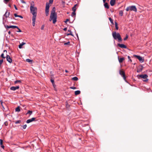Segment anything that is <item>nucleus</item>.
<instances>
[{
    "mask_svg": "<svg viewBox=\"0 0 152 152\" xmlns=\"http://www.w3.org/2000/svg\"><path fill=\"white\" fill-rule=\"evenodd\" d=\"M119 15L122 16L123 15V12L122 10H120L119 12Z\"/></svg>",
    "mask_w": 152,
    "mask_h": 152,
    "instance_id": "obj_24",
    "label": "nucleus"
},
{
    "mask_svg": "<svg viewBox=\"0 0 152 152\" xmlns=\"http://www.w3.org/2000/svg\"><path fill=\"white\" fill-rule=\"evenodd\" d=\"M9 7H10V5H9Z\"/></svg>",
    "mask_w": 152,
    "mask_h": 152,
    "instance_id": "obj_58",
    "label": "nucleus"
},
{
    "mask_svg": "<svg viewBox=\"0 0 152 152\" xmlns=\"http://www.w3.org/2000/svg\"><path fill=\"white\" fill-rule=\"evenodd\" d=\"M128 35H126V36L125 38H124V40L125 41L128 38Z\"/></svg>",
    "mask_w": 152,
    "mask_h": 152,
    "instance_id": "obj_34",
    "label": "nucleus"
},
{
    "mask_svg": "<svg viewBox=\"0 0 152 152\" xmlns=\"http://www.w3.org/2000/svg\"><path fill=\"white\" fill-rule=\"evenodd\" d=\"M36 17H32V25L33 26H35V21H36Z\"/></svg>",
    "mask_w": 152,
    "mask_h": 152,
    "instance_id": "obj_14",
    "label": "nucleus"
},
{
    "mask_svg": "<svg viewBox=\"0 0 152 152\" xmlns=\"http://www.w3.org/2000/svg\"><path fill=\"white\" fill-rule=\"evenodd\" d=\"M80 91L77 90L75 91V95H77L80 94Z\"/></svg>",
    "mask_w": 152,
    "mask_h": 152,
    "instance_id": "obj_21",
    "label": "nucleus"
},
{
    "mask_svg": "<svg viewBox=\"0 0 152 152\" xmlns=\"http://www.w3.org/2000/svg\"><path fill=\"white\" fill-rule=\"evenodd\" d=\"M78 79V78L76 77H74L72 78V80L74 81H77Z\"/></svg>",
    "mask_w": 152,
    "mask_h": 152,
    "instance_id": "obj_22",
    "label": "nucleus"
},
{
    "mask_svg": "<svg viewBox=\"0 0 152 152\" xmlns=\"http://www.w3.org/2000/svg\"><path fill=\"white\" fill-rule=\"evenodd\" d=\"M4 125L6 126H7L8 125V122L7 121L5 122L4 123Z\"/></svg>",
    "mask_w": 152,
    "mask_h": 152,
    "instance_id": "obj_40",
    "label": "nucleus"
},
{
    "mask_svg": "<svg viewBox=\"0 0 152 152\" xmlns=\"http://www.w3.org/2000/svg\"><path fill=\"white\" fill-rule=\"evenodd\" d=\"M124 59V57L119 58V57H118V61L120 63H122Z\"/></svg>",
    "mask_w": 152,
    "mask_h": 152,
    "instance_id": "obj_15",
    "label": "nucleus"
},
{
    "mask_svg": "<svg viewBox=\"0 0 152 152\" xmlns=\"http://www.w3.org/2000/svg\"><path fill=\"white\" fill-rule=\"evenodd\" d=\"M134 56L137 59H138L141 63L143 62L144 59L142 58V57L140 56L136 55H134Z\"/></svg>",
    "mask_w": 152,
    "mask_h": 152,
    "instance_id": "obj_7",
    "label": "nucleus"
},
{
    "mask_svg": "<svg viewBox=\"0 0 152 152\" xmlns=\"http://www.w3.org/2000/svg\"><path fill=\"white\" fill-rule=\"evenodd\" d=\"M70 31H71L70 30H68V32H70Z\"/></svg>",
    "mask_w": 152,
    "mask_h": 152,
    "instance_id": "obj_57",
    "label": "nucleus"
},
{
    "mask_svg": "<svg viewBox=\"0 0 152 152\" xmlns=\"http://www.w3.org/2000/svg\"><path fill=\"white\" fill-rule=\"evenodd\" d=\"M0 102H1V106H2L3 107V104H3V102H2V101H0Z\"/></svg>",
    "mask_w": 152,
    "mask_h": 152,
    "instance_id": "obj_48",
    "label": "nucleus"
},
{
    "mask_svg": "<svg viewBox=\"0 0 152 152\" xmlns=\"http://www.w3.org/2000/svg\"><path fill=\"white\" fill-rule=\"evenodd\" d=\"M119 74L121 75L123 77L124 79V80L126 79V77L125 76V72L124 71L122 70H120Z\"/></svg>",
    "mask_w": 152,
    "mask_h": 152,
    "instance_id": "obj_8",
    "label": "nucleus"
},
{
    "mask_svg": "<svg viewBox=\"0 0 152 152\" xmlns=\"http://www.w3.org/2000/svg\"><path fill=\"white\" fill-rule=\"evenodd\" d=\"M8 33L9 34H11V32L10 31H9Z\"/></svg>",
    "mask_w": 152,
    "mask_h": 152,
    "instance_id": "obj_53",
    "label": "nucleus"
},
{
    "mask_svg": "<svg viewBox=\"0 0 152 152\" xmlns=\"http://www.w3.org/2000/svg\"><path fill=\"white\" fill-rule=\"evenodd\" d=\"M128 59L131 62L132 61V60L130 59V56H128Z\"/></svg>",
    "mask_w": 152,
    "mask_h": 152,
    "instance_id": "obj_43",
    "label": "nucleus"
},
{
    "mask_svg": "<svg viewBox=\"0 0 152 152\" xmlns=\"http://www.w3.org/2000/svg\"><path fill=\"white\" fill-rule=\"evenodd\" d=\"M70 42H66L64 44V45H68L69 44Z\"/></svg>",
    "mask_w": 152,
    "mask_h": 152,
    "instance_id": "obj_44",
    "label": "nucleus"
},
{
    "mask_svg": "<svg viewBox=\"0 0 152 152\" xmlns=\"http://www.w3.org/2000/svg\"><path fill=\"white\" fill-rule=\"evenodd\" d=\"M32 113V111L30 110H28L27 112V113L26 114H29L30 115H31Z\"/></svg>",
    "mask_w": 152,
    "mask_h": 152,
    "instance_id": "obj_23",
    "label": "nucleus"
},
{
    "mask_svg": "<svg viewBox=\"0 0 152 152\" xmlns=\"http://www.w3.org/2000/svg\"><path fill=\"white\" fill-rule=\"evenodd\" d=\"M118 45L120 47L122 48H126V46L123 44H120L119 43L118 44Z\"/></svg>",
    "mask_w": 152,
    "mask_h": 152,
    "instance_id": "obj_13",
    "label": "nucleus"
},
{
    "mask_svg": "<svg viewBox=\"0 0 152 152\" xmlns=\"http://www.w3.org/2000/svg\"><path fill=\"white\" fill-rule=\"evenodd\" d=\"M57 18L56 13L55 12V7H53L51 11L50 21H51L52 20L53 23L55 24L57 21Z\"/></svg>",
    "mask_w": 152,
    "mask_h": 152,
    "instance_id": "obj_1",
    "label": "nucleus"
},
{
    "mask_svg": "<svg viewBox=\"0 0 152 152\" xmlns=\"http://www.w3.org/2000/svg\"><path fill=\"white\" fill-rule=\"evenodd\" d=\"M35 118H32L31 119H28L26 121V122L28 124L33 121H34L35 120Z\"/></svg>",
    "mask_w": 152,
    "mask_h": 152,
    "instance_id": "obj_11",
    "label": "nucleus"
},
{
    "mask_svg": "<svg viewBox=\"0 0 152 152\" xmlns=\"http://www.w3.org/2000/svg\"><path fill=\"white\" fill-rule=\"evenodd\" d=\"M70 88L73 89H76V88L75 87H70Z\"/></svg>",
    "mask_w": 152,
    "mask_h": 152,
    "instance_id": "obj_42",
    "label": "nucleus"
},
{
    "mask_svg": "<svg viewBox=\"0 0 152 152\" xmlns=\"http://www.w3.org/2000/svg\"><path fill=\"white\" fill-rule=\"evenodd\" d=\"M5 27L7 28H18V27L16 26H5Z\"/></svg>",
    "mask_w": 152,
    "mask_h": 152,
    "instance_id": "obj_9",
    "label": "nucleus"
},
{
    "mask_svg": "<svg viewBox=\"0 0 152 152\" xmlns=\"http://www.w3.org/2000/svg\"><path fill=\"white\" fill-rule=\"evenodd\" d=\"M63 30H64V31H66V30H67V28H64Z\"/></svg>",
    "mask_w": 152,
    "mask_h": 152,
    "instance_id": "obj_51",
    "label": "nucleus"
},
{
    "mask_svg": "<svg viewBox=\"0 0 152 152\" xmlns=\"http://www.w3.org/2000/svg\"><path fill=\"white\" fill-rule=\"evenodd\" d=\"M1 145V147L3 149H4V145Z\"/></svg>",
    "mask_w": 152,
    "mask_h": 152,
    "instance_id": "obj_50",
    "label": "nucleus"
},
{
    "mask_svg": "<svg viewBox=\"0 0 152 152\" xmlns=\"http://www.w3.org/2000/svg\"><path fill=\"white\" fill-rule=\"evenodd\" d=\"M10 0H4V2L7 4Z\"/></svg>",
    "mask_w": 152,
    "mask_h": 152,
    "instance_id": "obj_36",
    "label": "nucleus"
},
{
    "mask_svg": "<svg viewBox=\"0 0 152 152\" xmlns=\"http://www.w3.org/2000/svg\"><path fill=\"white\" fill-rule=\"evenodd\" d=\"M14 15L15 17H18L20 18H23V17L21 15H18L16 13L14 14Z\"/></svg>",
    "mask_w": 152,
    "mask_h": 152,
    "instance_id": "obj_19",
    "label": "nucleus"
},
{
    "mask_svg": "<svg viewBox=\"0 0 152 152\" xmlns=\"http://www.w3.org/2000/svg\"><path fill=\"white\" fill-rule=\"evenodd\" d=\"M16 28L18 29V31H17V32H21V30L20 28H19L18 27V28Z\"/></svg>",
    "mask_w": 152,
    "mask_h": 152,
    "instance_id": "obj_37",
    "label": "nucleus"
},
{
    "mask_svg": "<svg viewBox=\"0 0 152 152\" xmlns=\"http://www.w3.org/2000/svg\"><path fill=\"white\" fill-rule=\"evenodd\" d=\"M69 19H66V21H65V23H66L67 22L69 21Z\"/></svg>",
    "mask_w": 152,
    "mask_h": 152,
    "instance_id": "obj_49",
    "label": "nucleus"
},
{
    "mask_svg": "<svg viewBox=\"0 0 152 152\" xmlns=\"http://www.w3.org/2000/svg\"><path fill=\"white\" fill-rule=\"evenodd\" d=\"M30 10L31 13L33 16L32 17H36L37 15V8L34 7V2L32 1L30 4Z\"/></svg>",
    "mask_w": 152,
    "mask_h": 152,
    "instance_id": "obj_2",
    "label": "nucleus"
},
{
    "mask_svg": "<svg viewBox=\"0 0 152 152\" xmlns=\"http://www.w3.org/2000/svg\"><path fill=\"white\" fill-rule=\"evenodd\" d=\"M15 111L17 112H19L20 111L19 107H18L15 109Z\"/></svg>",
    "mask_w": 152,
    "mask_h": 152,
    "instance_id": "obj_27",
    "label": "nucleus"
},
{
    "mask_svg": "<svg viewBox=\"0 0 152 152\" xmlns=\"http://www.w3.org/2000/svg\"><path fill=\"white\" fill-rule=\"evenodd\" d=\"M138 76L139 78L144 79V80H143V81L144 82H147L148 80V79L147 78L148 77V76L146 74L140 75H138Z\"/></svg>",
    "mask_w": 152,
    "mask_h": 152,
    "instance_id": "obj_6",
    "label": "nucleus"
},
{
    "mask_svg": "<svg viewBox=\"0 0 152 152\" xmlns=\"http://www.w3.org/2000/svg\"><path fill=\"white\" fill-rule=\"evenodd\" d=\"M126 10L127 11H133L135 12L137 11V9L135 6H131L127 7L126 9Z\"/></svg>",
    "mask_w": 152,
    "mask_h": 152,
    "instance_id": "obj_5",
    "label": "nucleus"
},
{
    "mask_svg": "<svg viewBox=\"0 0 152 152\" xmlns=\"http://www.w3.org/2000/svg\"><path fill=\"white\" fill-rule=\"evenodd\" d=\"M115 27L116 29L117 30H118V24L116 22H115Z\"/></svg>",
    "mask_w": 152,
    "mask_h": 152,
    "instance_id": "obj_25",
    "label": "nucleus"
},
{
    "mask_svg": "<svg viewBox=\"0 0 152 152\" xmlns=\"http://www.w3.org/2000/svg\"><path fill=\"white\" fill-rule=\"evenodd\" d=\"M109 0H108V1H109ZM106 0H103V2L104 3H105L106 1Z\"/></svg>",
    "mask_w": 152,
    "mask_h": 152,
    "instance_id": "obj_52",
    "label": "nucleus"
},
{
    "mask_svg": "<svg viewBox=\"0 0 152 152\" xmlns=\"http://www.w3.org/2000/svg\"><path fill=\"white\" fill-rule=\"evenodd\" d=\"M10 15V12H8L7 11L6 12V13L4 15L6 16V17H8Z\"/></svg>",
    "mask_w": 152,
    "mask_h": 152,
    "instance_id": "obj_20",
    "label": "nucleus"
},
{
    "mask_svg": "<svg viewBox=\"0 0 152 152\" xmlns=\"http://www.w3.org/2000/svg\"><path fill=\"white\" fill-rule=\"evenodd\" d=\"M21 81L20 80H17L15 81V83H20Z\"/></svg>",
    "mask_w": 152,
    "mask_h": 152,
    "instance_id": "obj_35",
    "label": "nucleus"
},
{
    "mask_svg": "<svg viewBox=\"0 0 152 152\" xmlns=\"http://www.w3.org/2000/svg\"><path fill=\"white\" fill-rule=\"evenodd\" d=\"M104 7L107 9H108L109 8V6L108 4V3H104Z\"/></svg>",
    "mask_w": 152,
    "mask_h": 152,
    "instance_id": "obj_18",
    "label": "nucleus"
},
{
    "mask_svg": "<svg viewBox=\"0 0 152 152\" xmlns=\"http://www.w3.org/2000/svg\"><path fill=\"white\" fill-rule=\"evenodd\" d=\"M14 7L15 9L16 10H18V9L16 6L15 5H14Z\"/></svg>",
    "mask_w": 152,
    "mask_h": 152,
    "instance_id": "obj_47",
    "label": "nucleus"
},
{
    "mask_svg": "<svg viewBox=\"0 0 152 152\" xmlns=\"http://www.w3.org/2000/svg\"><path fill=\"white\" fill-rule=\"evenodd\" d=\"M44 25H42L41 27V29L42 30H43L44 29Z\"/></svg>",
    "mask_w": 152,
    "mask_h": 152,
    "instance_id": "obj_46",
    "label": "nucleus"
},
{
    "mask_svg": "<svg viewBox=\"0 0 152 152\" xmlns=\"http://www.w3.org/2000/svg\"><path fill=\"white\" fill-rule=\"evenodd\" d=\"M23 126V129H26V128L27 126V125H26H26H25L23 126Z\"/></svg>",
    "mask_w": 152,
    "mask_h": 152,
    "instance_id": "obj_39",
    "label": "nucleus"
},
{
    "mask_svg": "<svg viewBox=\"0 0 152 152\" xmlns=\"http://www.w3.org/2000/svg\"><path fill=\"white\" fill-rule=\"evenodd\" d=\"M21 2L23 4H26V2L23 0H20Z\"/></svg>",
    "mask_w": 152,
    "mask_h": 152,
    "instance_id": "obj_41",
    "label": "nucleus"
},
{
    "mask_svg": "<svg viewBox=\"0 0 152 152\" xmlns=\"http://www.w3.org/2000/svg\"><path fill=\"white\" fill-rule=\"evenodd\" d=\"M26 43L22 42L21 44H20V45H19L18 47L19 48H22V46L25 45Z\"/></svg>",
    "mask_w": 152,
    "mask_h": 152,
    "instance_id": "obj_17",
    "label": "nucleus"
},
{
    "mask_svg": "<svg viewBox=\"0 0 152 152\" xmlns=\"http://www.w3.org/2000/svg\"><path fill=\"white\" fill-rule=\"evenodd\" d=\"M65 72H68V71H67V70H65Z\"/></svg>",
    "mask_w": 152,
    "mask_h": 152,
    "instance_id": "obj_55",
    "label": "nucleus"
},
{
    "mask_svg": "<svg viewBox=\"0 0 152 152\" xmlns=\"http://www.w3.org/2000/svg\"><path fill=\"white\" fill-rule=\"evenodd\" d=\"M1 57L3 58H5V57L4 56V54L3 53H2L1 54Z\"/></svg>",
    "mask_w": 152,
    "mask_h": 152,
    "instance_id": "obj_33",
    "label": "nucleus"
},
{
    "mask_svg": "<svg viewBox=\"0 0 152 152\" xmlns=\"http://www.w3.org/2000/svg\"><path fill=\"white\" fill-rule=\"evenodd\" d=\"M19 86H12L10 87V89L12 90L15 91L16 89H19Z\"/></svg>",
    "mask_w": 152,
    "mask_h": 152,
    "instance_id": "obj_12",
    "label": "nucleus"
},
{
    "mask_svg": "<svg viewBox=\"0 0 152 152\" xmlns=\"http://www.w3.org/2000/svg\"><path fill=\"white\" fill-rule=\"evenodd\" d=\"M115 2V0H111L110 2V3L111 6H113Z\"/></svg>",
    "mask_w": 152,
    "mask_h": 152,
    "instance_id": "obj_16",
    "label": "nucleus"
},
{
    "mask_svg": "<svg viewBox=\"0 0 152 152\" xmlns=\"http://www.w3.org/2000/svg\"><path fill=\"white\" fill-rule=\"evenodd\" d=\"M112 36L115 39H118V42L121 41L122 39L121 38V35L119 33H116L115 32L112 33Z\"/></svg>",
    "mask_w": 152,
    "mask_h": 152,
    "instance_id": "obj_3",
    "label": "nucleus"
},
{
    "mask_svg": "<svg viewBox=\"0 0 152 152\" xmlns=\"http://www.w3.org/2000/svg\"><path fill=\"white\" fill-rule=\"evenodd\" d=\"M26 61L28 62H32V60L30 59H26Z\"/></svg>",
    "mask_w": 152,
    "mask_h": 152,
    "instance_id": "obj_26",
    "label": "nucleus"
},
{
    "mask_svg": "<svg viewBox=\"0 0 152 152\" xmlns=\"http://www.w3.org/2000/svg\"><path fill=\"white\" fill-rule=\"evenodd\" d=\"M6 59L7 61L11 63L12 62V60L9 55H7V56Z\"/></svg>",
    "mask_w": 152,
    "mask_h": 152,
    "instance_id": "obj_10",
    "label": "nucleus"
},
{
    "mask_svg": "<svg viewBox=\"0 0 152 152\" xmlns=\"http://www.w3.org/2000/svg\"><path fill=\"white\" fill-rule=\"evenodd\" d=\"M53 2V0H49V4H52ZM50 6L49 5V3L47 2L46 4L45 7V14L47 16H48L49 15V11Z\"/></svg>",
    "mask_w": 152,
    "mask_h": 152,
    "instance_id": "obj_4",
    "label": "nucleus"
},
{
    "mask_svg": "<svg viewBox=\"0 0 152 152\" xmlns=\"http://www.w3.org/2000/svg\"><path fill=\"white\" fill-rule=\"evenodd\" d=\"M4 52H7V51L6 50H4Z\"/></svg>",
    "mask_w": 152,
    "mask_h": 152,
    "instance_id": "obj_56",
    "label": "nucleus"
},
{
    "mask_svg": "<svg viewBox=\"0 0 152 152\" xmlns=\"http://www.w3.org/2000/svg\"><path fill=\"white\" fill-rule=\"evenodd\" d=\"M21 122V121L20 120H18L15 122V124H18L20 123Z\"/></svg>",
    "mask_w": 152,
    "mask_h": 152,
    "instance_id": "obj_28",
    "label": "nucleus"
},
{
    "mask_svg": "<svg viewBox=\"0 0 152 152\" xmlns=\"http://www.w3.org/2000/svg\"><path fill=\"white\" fill-rule=\"evenodd\" d=\"M109 20H110V22L111 23H112V24H113V20L111 19V18L110 17V18H109Z\"/></svg>",
    "mask_w": 152,
    "mask_h": 152,
    "instance_id": "obj_30",
    "label": "nucleus"
},
{
    "mask_svg": "<svg viewBox=\"0 0 152 152\" xmlns=\"http://www.w3.org/2000/svg\"><path fill=\"white\" fill-rule=\"evenodd\" d=\"M67 36H68V35H71L72 36H73V35L72 34V32L71 31H70V33H68L67 34Z\"/></svg>",
    "mask_w": 152,
    "mask_h": 152,
    "instance_id": "obj_29",
    "label": "nucleus"
},
{
    "mask_svg": "<svg viewBox=\"0 0 152 152\" xmlns=\"http://www.w3.org/2000/svg\"><path fill=\"white\" fill-rule=\"evenodd\" d=\"M77 6V4H75V5L74 6V7H76V6Z\"/></svg>",
    "mask_w": 152,
    "mask_h": 152,
    "instance_id": "obj_54",
    "label": "nucleus"
},
{
    "mask_svg": "<svg viewBox=\"0 0 152 152\" xmlns=\"http://www.w3.org/2000/svg\"><path fill=\"white\" fill-rule=\"evenodd\" d=\"M3 144V140L1 139H0V145H2Z\"/></svg>",
    "mask_w": 152,
    "mask_h": 152,
    "instance_id": "obj_38",
    "label": "nucleus"
},
{
    "mask_svg": "<svg viewBox=\"0 0 152 152\" xmlns=\"http://www.w3.org/2000/svg\"><path fill=\"white\" fill-rule=\"evenodd\" d=\"M72 9L73 11L75 12V11L76 10V7H72Z\"/></svg>",
    "mask_w": 152,
    "mask_h": 152,
    "instance_id": "obj_32",
    "label": "nucleus"
},
{
    "mask_svg": "<svg viewBox=\"0 0 152 152\" xmlns=\"http://www.w3.org/2000/svg\"><path fill=\"white\" fill-rule=\"evenodd\" d=\"M75 15H76V13H75V12L73 11V12L72 13L71 15L73 17V16H75Z\"/></svg>",
    "mask_w": 152,
    "mask_h": 152,
    "instance_id": "obj_31",
    "label": "nucleus"
},
{
    "mask_svg": "<svg viewBox=\"0 0 152 152\" xmlns=\"http://www.w3.org/2000/svg\"><path fill=\"white\" fill-rule=\"evenodd\" d=\"M51 81L53 84L54 83V80H52V79H51Z\"/></svg>",
    "mask_w": 152,
    "mask_h": 152,
    "instance_id": "obj_45",
    "label": "nucleus"
}]
</instances>
